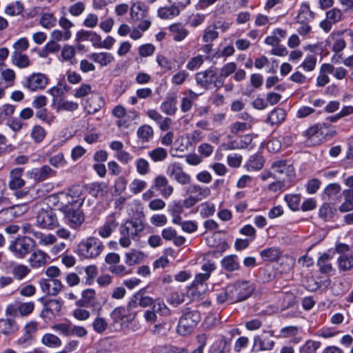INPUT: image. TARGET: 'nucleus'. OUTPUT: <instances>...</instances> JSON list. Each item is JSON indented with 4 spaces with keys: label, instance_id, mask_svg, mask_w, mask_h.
I'll use <instances>...</instances> for the list:
<instances>
[{
    "label": "nucleus",
    "instance_id": "obj_1",
    "mask_svg": "<svg viewBox=\"0 0 353 353\" xmlns=\"http://www.w3.org/2000/svg\"><path fill=\"white\" fill-rule=\"evenodd\" d=\"M144 230L145 225L141 220L134 219L126 221L119 228V245L124 248H129L132 243L131 239L139 237Z\"/></svg>",
    "mask_w": 353,
    "mask_h": 353
},
{
    "label": "nucleus",
    "instance_id": "obj_2",
    "mask_svg": "<svg viewBox=\"0 0 353 353\" xmlns=\"http://www.w3.org/2000/svg\"><path fill=\"white\" fill-rule=\"evenodd\" d=\"M105 246L100 239L90 236L79 243L77 253L84 259H95L101 254Z\"/></svg>",
    "mask_w": 353,
    "mask_h": 353
},
{
    "label": "nucleus",
    "instance_id": "obj_3",
    "mask_svg": "<svg viewBox=\"0 0 353 353\" xmlns=\"http://www.w3.org/2000/svg\"><path fill=\"white\" fill-rule=\"evenodd\" d=\"M200 321L201 314L197 310L185 308L178 323L177 332L181 335L188 334L193 331Z\"/></svg>",
    "mask_w": 353,
    "mask_h": 353
},
{
    "label": "nucleus",
    "instance_id": "obj_4",
    "mask_svg": "<svg viewBox=\"0 0 353 353\" xmlns=\"http://www.w3.org/2000/svg\"><path fill=\"white\" fill-rule=\"evenodd\" d=\"M83 203V199H77L72 205H65L63 208L65 219L70 228L77 229L84 222L85 217L79 209Z\"/></svg>",
    "mask_w": 353,
    "mask_h": 353
},
{
    "label": "nucleus",
    "instance_id": "obj_5",
    "mask_svg": "<svg viewBox=\"0 0 353 353\" xmlns=\"http://www.w3.org/2000/svg\"><path fill=\"white\" fill-rule=\"evenodd\" d=\"M36 246V242L30 237L23 236L10 242L8 250L19 259H24Z\"/></svg>",
    "mask_w": 353,
    "mask_h": 353
},
{
    "label": "nucleus",
    "instance_id": "obj_6",
    "mask_svg": "<svg viewBox=\"0 0 353 353\" xmlns=\"http://www.w3.org/2000/svg\"><path fill=\"white\" fill-rule=\"evenodd\" d=\"M195 80L196 84L205 90L209 89L211 85H213L217 90L224 84V80L219 77L216 70L212 68L197 72L195 74Z\"/></svg>",
    "mask_w": 353,
    "mask_h": 353
},
{
    "label": "nucleus",
    "instance_id": "obj_7",
    "mask_svg": "<svg viewBox=\"0 0 353 353\" xmlns=\"http://www.w3.org/2000/svg\"><path fill=\"white\" fill-rule=\"evenodd\" d=\"M185 194L188 197L183 201V205L184 208L188 209L209 196L210 190L208 187H202L196 183H190L185 188Z\"/></svg>",
    "mask_w": 353,
    "mask_h": 353
},
{
    "label": "nucleus",
    "instance_id": "obj_8",
    "mask_svg": "<svg viewBox=\"0 0 353 353\" xmlns=\"http://www.w3.org/2000/svg\"><path fill=\"white\" fill-rule=\"evenodd\" d=\"M37 225L48 230H53L59 226V221L54 211L48 206L40 208L36 216Z\"/></svg>",
    "mask_w": 353,
    "mask_h": 353
},
{
    "label": "nucleus",
    "instance_id": "obj_9",
    "mask_svg": "<svg viewBox=\"0 0 353 353\" xmlns=\"http://www.w3.org/2000/svg\"><path fill=\"white\" fill-rule=\"evenodd\" d=\"M231 294L232 303L240 302L247 299L252 294L254 288L248 281L236 282L228 285Z\"/></svg>",
    "mask_w": 353,
    "mask_h": 353
},
{
    "label": "nucleus",
    "instance_id": "obj_10",
    "mask_svg": "<svg viewBox=\"0 0 353 353\" xmlns=\"http://www.w3.org/2000/svg\"><path fill=\"white\" fill-rule=\"evenodd\" d=\"M167 174L178 183L185 185L190 183L191 176L187 174L180 163L174 162L169 164L167 168Z\"/></svg>",
    "mask_w": 353,
    "mask_h": 353
},
{
    "label": "nucleus",
    "instance_id": "obj_11",
    "mask_svg": "<svg viewBox=\"0 0 353 353\" xmlns=\"http://www.w3.org/2000/svg\"><path fill=\"white\" fill-rule=\"evenodd\" d=\"M270 168L276 173L279 179H282L281 175L284 174L286 181H291L295 176L294 167L286 160H277L274 161Z\"/></svg>",
    "mask_w": 353,
    "mask_h": 353
},
{
    "label": "nucleus",
    "instance_id": "obj_12",
    "mask_svg": "<svg viewBox=\"0 0 353 353\" xmlns=\"http://www.w3.org/2000/svg\"><path fill=\"white\" fill-rule=\"evenodd\" d=\"M48 81L44 74L33 73L26 78L23 85L31 91H38L43 90L48 84Z\"/></svg>",
    "mask_w": 353,
    "mask_h": 353
},
{
    "label": "nucleus",
    "instance_id": "obj_13",
    "mask_svg": "<svg viewBox=\"0 0 353 353\" xmlns=\"http://www.w3.org/2000/svg\"><path fill=\"white\" fill-rule=\"evenodd\" d=\"M330 125L325 123H318L310 127L305 132V135L307 139L316 144L328 135V128Z\"/></svg>",
    "mask_w": 353,
    "mask_h": 353
},
{
    "label": "nucleus",
    "instance_id": "obj_14",
    "mask_svg": "<svg viewBox=\"0 0 353 353\" xmlns=\"http://www.w3.org/2000/svg\"><path fill=\"white\" fill-rule=\"evenodd\" d=\"M39 283L41 290L50 296H57L64 287L61 281L57 279H41Z\"/></svg>",
    "mask_w": 353,
    "mask_h": 353
},
{
    "label": "nucleus",
    "instance_id": "obj_15",
    "mask_svg": "<svg viewBox=\"0 0 353 353\" xmlns=\"http://www.w3.org/2000/svg\"><path fill=\"white\" fill-rule=\"evenodd\" d=\"M152 188L158 190L165 199L170 197L174 192V188L170 185L168 179L161 174L156 176Z\"/></svg>",
    "mask_w": 353,
    "mask_h": 353
},
{
    "label": "nucleus",
    "instance_id": "obj_16",
    "mask_svg": "<svg viewBox=\"0 0 353 353\" xmlns=\"http://www.w3.org/2000/svg\"><path fill=\"white\" fill-rule=\"evenodd\" d=\"M30 178L37 181H43L50 177L55 176L57 171L52 170L49 165H45L39 168H33L28 172Z\"/></svg>",
    "mask_w": 353,
    "mask_h": 353
},
{
    "label": "nucleus",
    "instance_id": "obj_17",
    "mask_svg": "<svg viewBox=\"0 0 353 353\" xmlns=\"http://www.w3.org/2000/svg\"><path fill=\"white\" fill-rule=\"evenodd\" d=\"M23 172V168H15L10 171L8 187L10 190H17L26 185L25 180L22 179Z\"/></svg>",
    "mask_w": 353,
    "mask_h": 353
},
{
    "label": "nucleus",
    "instance_id": "obj_18",
    "mask_svg": "<svg viewBox=\"0 0 353 353\" xmlns=\"http://www.w3.org/2000/svg\"><path fill=\"white\" fill-rule=\"evenodd\" d=\"M76 305L81 307H95L97 305L96 291L94 289H86L81 292V299L76 302Z\"/></svg>",
    "mask_w": 353,
    "mask_h": 353
},
{
    "label": "nucleus",
    "instance_id": "obj_19",
    "mask_svg": "<svg viewBox=\"0 0 353 353\" xmlns=\"http://www.w3.org/2000/svg\"><path fill=\"white\" fill-rule=\"evenodd\" d=\"M48 258L49 256L45 252L37 250L31 253L28 263L32 268H39L46 265Z\"/></svg>",
    "mask_w": 353,
    "mask_h": 353
},
{
    "label": "nucleus",
    "instance_id": "obj_20",
    "mask_svg": "<svg viewBox=\"0 0 353 353\" xmlns=\"http://www.w3.org/2000/svg\"><path fill=\"white\" fill-rule=\"evenodd\" d=\"M119 223L114 216H110L103 225L98 228L99 235L103 239L108 238L118 227Z\"/></svg>",
    "mask_w": 353,
    "mask_h": 353
},
{
    "label": "nucleus",
    "instance_id": "obj_21",
    "mask_svg": "<svg viewBox=\"0 0 353 353\" xmlns=\"http://www.w3.org/2000/svg\"><path fill=\"white\" fill-rule=\"evenodd\" d=\"M215 270V265L209 261L205 263L202 265L203 273L197 274L195 276L193 285L197 286L198 285H202L203 282L207 281L210 276V273Z\"/></svg>",
    "mask_w": 353,
    "mask_h": 353
},
{
    "label": "nucleus",
    "instance_id": "obj_22",
    "mask_svg": "<svg viewBox=\"0 0 353 353\" xmlns=\"http://www.w3.org/2000/svg\"><path fill=\"white\" fill-rule=\"evenodd\" d=\"M176 96L175 94H171L166 97V99L161 104V110L168 114L174 115L176 110Z\"/></svg>",
    "mask_w": 353,
    "mask_h": 353
},
{
    "label": "nucleus",
    "instance_id": "obj_23",
    "mask_svg": "<svg viewBox=\"0 0 353 353\" xmlns=\"http://www.w3.org/2000/svg\"><path fill=\"white\" fill-rule=\"evenodd\" d=\"M169 30L175 41H183L189 33V31L181 23L172 24L169 27Z\"/></svg>",
    "mask_w": 353,
    "mask_h": 353
},
{
    "label": "nucleus",
    "instance_id": "obj_24",
    "mask_svg": "<svg viewBox=\"0 0 353 353\" xmlns=\"http://www.w3.org/2000/svg\"><path fill=\"white\" fill-rule=\"evenodd\" d=\"M11 62L14 65L19 68H26L31 64L28 56L23 52H12L11 54Z\"/></svg>",
    "mask_w": 353,
    "mask_h": 353
},
{
    "label": "nucleus",
    "instance_id": "obj_25",
    "mask_svg": "<svg viewBox=\"0 0 353 353\" xmlns=\"http://www.w3.org/2000/svg\"><path fill=\"white\" fill-rule=\"evenodd\" d=\"M221 264L222 268L228 272L239 270L240 268L238 256L234 254L223 257L221 261Z\"/></svg>",
    "mask_w": 353,
    "mask_h": 353
},
{
    "label": "nucleus",
    "instance_id": "obj_26",
    "mask_svg": "<svg viewBox=\"0 0 353 353\" xmlns=\"http://www.w3.org/2000/svg\"><path fill=\"white\" fill-rule=\"evenodd\" d=\"M89 58L94 62L99 63L101 66H106L114 60V57L109 52H94L89 54Z\"/></svg>",
    "mask_w": 353,
    "mask_h": 353
},
{
    "label": "nucleus",
    "instance_id": "obj_27",
    "mask_svg": "<svg viewBox=\"0 0 353 353\" xmlns=\"http://www.w3.org/2000/svg\"><path fill=\"white\" fill-rule=\"evenodd\" d=\"M137 136L141 143H148L153 138L154 130L150 125L144 124L138 128Z\"/></svg>",
    "mask_w": 353,
    "mask_h": 353
},
{
    "label": "nucleus",
    "instance_id": "obj_28",
    "mask_svg": "<svg viewBox=\"0 0 353 353\" xmlns=\"http://www.w3.org/2000/svg\"><path fill=\"white\" fill-rule=\"evenodd\" d=\"M254 345H259L261 351H269L274 348L275 342L270 336H256L254 338Z\"/></svg>",
    "mask_w": 353,
    "mask_h": 353
},
{
    "label": "nucleus",
    "instance_id": "obj_29",
    "mask_svg": "<svg viewBox=\"0 0 353 353\" xmlns=\"http://www.w3.org/2000/svg\"><path fill=\"white\" fill-rule=\"evenodd\" d=\"M125 263L130 266L141 263L143 259L144 254L142 252L137 250H131L125 254Z\"/></svg>",
    "mask_w": 353,
    "mask_h": 353
},
{
    "label": "nucleus",
    "instance_id": "obj_30",
    "mask_svg": "<svg viewBox=\"0 0 353 353\" xmlns=\"http://www.w3.org/2000/svg\"><path fill=\"white\" fill-rule=\"evenodd\" d=\"M286 113L282 108H276L272 110L267 118V122L271 125L279 124L285 119Z\"/></svg>",
    "mask_w": 353,
    "mask_h": 353
},
{
    "label": "nucleus",
    "instance_id": "obj_31",
    "mask_svg": "<svg viewBox=\"0 0 353 353\" xmlns=\"http://www.w3.org/2000/svg\"><path fill=\"white\" fill-rule=\"evenodd\" d=\"M168 152L166 149L158 147L148 152V156L154 162H161L165 161L168 157Z\"/></svg>",
    "mask_w": 353,
    "mask_h": 353
},
{
    "label": "nucleus",
    "instance_id": "obj_32",
    "mask_svg": "<svg viewBox=\"0 0 353 353\" xmlns=\"http://www.w3.org/2000/svg\"><path fill=\"white\" fill-rule=\"evenodd\" d=\"M17 330L16 322L11 319H0V332L10 335Z\"/></svg>",
    "mask_w": 353,
    "mask_h": 353
},
{
    "label": "nucleus",
    "instance_id": "obj_33",
    "mask_svg": "<svg viewBox=\"0 0 353 353\" xmlns=\"http://www.w3.org/2000/svg\"><path fill=\"white\" fill-rule=\"evenodd\" d=\"M323 70L325 72H328L338 80H342L345 78L347 71L343 67L335 68L332 64L326 63V65L323 66Z\"/></svg>",
    "mask_w": 353,
    "mask_h": 353
},
{
    "label": "nucleus",
    "instance_id": "obj_34",
    "mask_svg": "<svg viewBox=\"0 0 353 353\" xmlns=\"http://www.w3.org/2000/svg\"><path fill=\"white\" fill-rule=\"evenodd\" d=\"M261 256L266 261H276L279 259L281 252L277 248H270L260 252Z\"/></svg>",
    "mask_w": 353,
    "mask_h": 353
},
{
    "label": "nucleus",
    "instance_id": "obj_35",
    "mask_svg": "<svg viewBox=\"0 0 353 353\" xmlns=\"http://www.w3.org/2000/svg\"><path fill=\"white\" fill-rule=\"evenodd\" d=\"M178 6L172 5L170 7H163L158 10V16L164 19H171L179 14Z\"/></svg>",
    "mask_w": 353,
    "mask_h": 353
},
{
    "label": "nucleus",
    "instance_id": "obj_36",
    "mask_svg": "<svg viewBox=\"0 0 353 353\" xmlns=\"http://www.w3.org/2000/svg\"><path fill=\"white\" fill-rule=\"evenodd\" d=\"M101 108V99L99 97H92L86 101L85 109L88 114H94Z\"/></svg>",
    "mask_w": 353,
    "mask_h": 353
},
{
    "label": "nucleus",
    "instance_id": "obj_37",
    "mask_svg": "<svg viewBox=\"0 0 353 353\" xmlns=\"http://www.w3.org/2000/svg\"><path fill=\"white\" fill-rule=\"evenodd\" d=\"M41 343L48 347H59L62 342L59 337L53 334H45L41 338Z\"/></svg>",
    "mask_w": 353,
    "mask_h": 353
},
{
    "label": "nucleus",
    "instance_id": "obj_38",
    "mask_svg": "<svg viewBox=\"0 0 353 353\" xmlns=\"http://www.w3.org/2000/svg\"><path fill=\"white\" fill-rule=\"evenodd\" d=\"M76 54L75 48L69 45H65L61 51V58L65 61H69L70 64L74 65L77 63V60L74 58Z\"/></svg>",
    "mask_w": 353,
    "mask_h": 353
},
{
    "label": "nucleus",
    "instance_id": "obj_39",
    "mask_svg": "<svg viewBox=\"0 0 353 353\" xmlns=\"http://www.w3.org/2000/svg\"><path fill=\"white\" fill-rule=\"evenodd\" d=\"M315 14L310 10L309 5L307 3L301 4L296 19L309 21L313 20Z\"/></svg>",
    "mask_w": 353,
    "mask_h": 353
},
{
    "label": "nucleus",
    "instance_id": "obj_40",
    "mask_svg": "<svg viewBox=\"0 0 353 353\" xmlns=\"http://www.w3.org/2000/svg\"><path fill=\"white\" fill-rule=\"evenodd\" d=\"M57 18L52 13L44 12L41 14L39 23L45 28L50 29L56 26Z\"/></svg>",
    "mask_w": 353,
    "mask_h": 353
},
{
    "label": "nucleus",
    "instance_id": "obj_41",
    "mask_svg": "<svg viewBox=\"0 0 353 353\" xmlns=\"http://www.w3.org/2000/svg\"><path fill=\"white\" fill-rule=\"evenodd\" d=\"M330 254L324 253L318 259L317 265L322 273H328L332 271V265L329 263L331 259Z\"/></svg>",
    "mask_w": 353,
    "mask_h": 353
},
{
    "label": "nucleus",
    "instance_id": "obj_42",
    "mask_svg": "<svg viewBox=\"0 0 353 353\" xmlns=\"http://www.w3.org/2000/svg\"><path fill=\"white\" fill-rule=\"evenodd\" d=\"M30 272V269L23 264L16 265L12 269L14 277L19 281L23 279Z\"/></svg>",
    "mask_w": 353,
    "mask_h": 353
},
{
    "label": "nucleus",
    "instance_id": "obj_43",
    "mask_svg": "<svg viewBox=\"0 0 353 353\" xmlns=\"http://www.w3.org/2000/svg\"><path fill=\"white\" fill-rule=\"evenodd\" d=\"M95 332L99 334H103L108 327V323L104 317L97 316L92 323Z\"/></svg>",
    "mask_w": 353,
    "mask_h": 353
},
{
    "label": "nucleus",
    "instance_id": "obj_44",
    "mask_svg": "<svg viewBox=\"0 0 353 353\" xmlns=\"http://www.w3.org/2000/svg\"><path fill=\"white\" fill-rule=\"evenodd\" d=\"M285 201L289 208L293 211L299 210L301 196L298 194H288L284 196Z\"/></svg>",
    "mask_w": 353,
    "mask_h": 353
},
{
    "label": "nucleus",
    "instance_id": "obj_45",
    "mask_svg": "<svg viewBox=\"0 0 353 353\" xmlns=\"http://www.w3.org/2000/svg\"><path fill=\"white\" fill-rule=\"evenodd\" d=\"M34 303L32 301L18 303L17 310L19 311V316H27L30 315L34 311Z\"/></svg>",
    "mask_w": 353,
    "mask_h": 353
},
{
    "label": "nucleus",
    "instance_id": "obj_46",
    "mask_svg": "<svg viewBox=\"0 0 353 353\" xmlns=\"http://www.w3.org/2000/svg\"><path fill=\"white\" fill-rule=\"evenodd\" d=\"M336 212V209L330 206L327 203H324L319 209V216L323 219L324 221H327L330 220L334 213Z\"/></svg>",
    "mask_w": 353,
    "mask_h": 353
},
{
    "label": "nucleus",
    "instance_id": "obj_47",
    "mask_svg": "<svg viewBox=\"0 0 353 353\" xmlns=\"http://www.w3.org/2000/svg\"><path fill=\"white\" fill-rule=\"evenodd\" d=\"M57 110H66V111H74L78 109L79 105L77 103L72 101H65L63 99H60L57 103Z\"/></svg>",
    "mask_w": 353,
    "mask_h": 353
},
{
    "label": "nucleus",
    "instance_id": "obj_48",
    "mask_svg": "<svg viewBox=\"0 0 353 353\" xmlns=\"http://www.w3.org/2000/svg\"><path fill=\"white\" fill-rule=\"evenodd\" d=\"M228 341L225 337L216 340L212 345L210 353H223L228 345Z\"/></svg>",
    "mask_w": 353,
    "mask_h": 353
},
{
    "label": "nucleus",
    "instance_id": "obj_49",
    "mask_svg": "<svg viewBox=\"0 0 353 353\" xmlns=\"http://www.w3.org/2000/svg\"><path fill=\"white\" fill-rule=\"evenodd\" d=\"M320 347V343L312 340H307L299 348V353H316Z\"/></svg>",
    "mask_w": 353,
    "mask_h": 353
},
{
    "label": "nucleus",
    "instance_id": "obj_50",
    "mask_svg": "<svg viewBox=\"0 0 353 353\" xmlns=\"http://www.w3.org/2000/svg\"><path fill=\"white\" fill-rule=\"evenodd\" d=\"M72 33L70 30L61 31L59 30H54L50 34L51 40L55 42L61 41H67L70 39Z\"/></svg>",
    "mask_w": 353,
    "mask_h": 353
},
{
    "label": "nucleus",
    "instance_id": "obj_51",
    "mask_svg": "<svg viewBox=\"0 0 353 353\" xmlns=\"http://www.w3.org/2000/svg\"><path fill=\"white\" fill-rule=\"evenodd\" d=\"M339 268L347 271L353 268V256L342 255L338 259Z\"/></svg>",
    "mask_w": 353,
    "mask_h": 353
},
{
    "label": "nucleus",
    "instance_id": "obj_52",
    "mask_svg": "<svg viewBox=\"0 0 353 353\" xmlns=\"http://www.w3.org/2000/svg\"><path fill=\"white\" fill-rule=\"evenodd\" d=\"M218 36L219 32L216 31V28L214 26H209L205 29L202 39L205 43L212 42Z\"/></svg>",
    "mask_w": 353,
    "mask_h": 353
},
{
    "label": "nucleus",
    "instance_id": "obj_53",
    "mask_svg": "<svg viewBox=\"0 0 353 353\" xmlns=\"http://www.w3.org/2000/svg\"><path fill=\"white\" fill-rule=\"evenodd\" d=\"M30 135L35 143H41L46 137V132L41 126L35 125L32 129Z\"/></svg>",
    "mask_w": 353,
    "mask_h": 353
},
{
    "label": "nucleus",
    "instance_id": "obj_54",
    "mask_svg": "<svg viewBox=\"0 0 353 353\" xmlns=\"http://www.w3.org/2000/svg\"><path fill=\"white\" fill-rule=\"evenodd\" d=\"M167 301L170 304L176 307L184 302L185 295L182 292H172L168 297Z\"/></svg>",
    "mask_w": 353,
    "mask_h": 353
},
{
    "label": "nucleus",
    "instance_id": "obj_55",
    "mask_svg": "<svg viewBox=\"0 0 353 353\" xmlns=\"http://www.w3.org/2000/svg\"><path fill=\"white\" fill-rule=\"evenodd\" d=\"M106 185L103 183L95 182L89 186V192L93 196L97 197L103 194Z\"/></svg>",
    "mask_w": 353,
    "mask_h": 353
},
{
    "label": "nucleus",
    "instance_id": "obj_56",
    "mask_svg": "<svg viewBox=\"0 0 353 353\" xmlns=\"http://www.w3.org/2000/svg\"><path fill=\"white\" fill-rule=\"evenodd\" d=\"M316 58L314 55L307 56L300 67H301L306 72H311L314 70L316 65Z\"/></svg>",
    "mask_w": 353,
    "mask_h": 353
},
{
    "label": "nucleus",
    "instance_id": "obj_57",
    "mask_svg": "<svg viewBox=\"0 0 353 353\" xmlns=\"http://www.w3.org/2000/svg\"><path fill=\"white\" fill-rule=\"evenodd\" d=\"M135 165L137 172L141 175H145L150 172V164L148 161L143 158L137 159Z\"/></svg>",
    "mask_w": 353,
    "mask_h": 353
},
{
    "label": "nucleus",
    "instance_id": "obj_58",
    "mask_svg": "<svg viewBox=\"0 0 353 353\" xmlns=\"http://www.w3.org/2000/svg\"><path fill=\"white\" fill-rule=\"evenodd\" d=\"M146 12L143 10L141 4H133L131 8V18L134 21H139L143 19L145 16Z\"/></svg>",
    "mask_w": 353,
    "mask_h": 353
},
{
    "label": "nucleus",
    "instance_id": "obj_59",
    "mask_svg": "<svg viewBox=\"0 0 353 353\" xmlns=\"http://www.w3.org/2000/svg\"><path fill=\"white\" fill-rule=\"evenodd\" d=\"M65 90V86H63L61 84H58L48 90V92L53 97V102L57 103V101L64 95Z\"/></svg>",
    "mask_w": 353,
    "mask_h": 353
},
{
    "label": "nucleus",
    "instance_id": "obj_60",
    "mask_svg": "<svg viewBox=\"0 0 353 353\" xmlns=\"http://www.w3.org/2000/svg\"><path fill=\"white\" fill-rule=\"evenodd\" d=\"M23 10V6L22 3L20 1H16L14 3H12L6 7L5 13L10 16H14L20 14Z\"/></svg>",
    "mask_w": 353,
    "mask_h": 353
},
{
    "label": "nucleus",
    "instance_id": "obj_61",
    "mask_svg": "<svg viewBox=\"0 0 353 353\" xmlns=\"http://www.w3.org/2000/svg\"><path fill=\"white\" fill-rule=\"evenodd\" d=\"M47 310L50 311L52 316H56L60 312L62 304L57 299H52L45 303Z\"/></svg>",
    "mask_w": 353,
    "mask_h": 353
},
{
    "label": "nucleus",
    "instance_id": "obj_62",
    "mask_svg": "<svg viewBox=\"0 0 353 353\" xmlns=\"http://www.w3.org/2000/svg\"><path fill=\"white\" fill-rule=\"evenodd\" d=\"M81 194V188L79 185H74L69 189L67 194L68 205H72V201L74 202L77 199H81L79 198Z\"/></svg>",
    "mask_w": 353,
    "mask_h": 353
},
{
    "label": "nucleus",
    "instance_id": "obj_63",
    "mask_svg": "<svg viewBox=\"0 0 353 353\" xmlns=\"http://www.w3.org/2000/svg\"><path fill=\"white\" fill-rule=\"evenodd\" d=\"M236 70V64L234 62H230L225 64L220 70L219 77L223 79V78H226L233 72H234Z\"/></svg>",
    "mask_w": 353,
    "mask_h": 353
},
{
    "label": "nucleus",
    "instance_id": "obj_64",
    "mask_svg": "<svg viewBox=\"0 0 353 353\" xmlns=\"http://www.w3.org/2000/svg\"><path fill=\"white\" fill-rule=\"evenodd\" d=\"M48 162L50 165L57 168L64 166L66 164L64 155L61 152L50 157L48 159Z\"/></svg>",
    "mask_w": 353,
    "mask_h": 353
}]
</instances>
